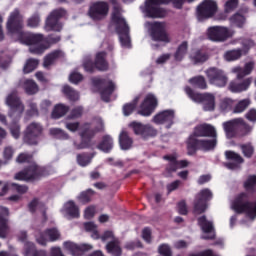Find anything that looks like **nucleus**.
<instances>
[{
	"label": "nucleus",
	"mask_w": 256,
	"mask_h": 256,
	"mask_svg": "<svg viewBox=\"0 0 256 256\" xmlns=\"http://www.w3.org/2000/svg\"><path fill=\"white\" fill-rule=\"evenodd\" d=\"M7 29L9 33H19V39L24 45H39L45 39L43 34H27L21 32L23 29V16L19 12V9H15L10 14L7 21Z\"/></svg>",
	"instance_id": "1"
},
{
	"label": "nucleus",
	"mask_w": 256,
	"mask_h": 256,
	"mask_svg": "<svg viewBox=\"0 0 256 256\" xmlns=\"http://www.w3.org/2000/svg\"><path fill=\"white\" fill-rule=\"evenodd\" d=\"M112 21L116 25V32L119 35L120 43L123 47H131V37L129 36V25L121 17V12L119 11V6H114V11L112 13Z\"/></svg>",
	"instance_id": "2"
},
{
	"label": "nucleus",
	"mask_w": 256,
	"mask_h": 256,
	"mask_svg": "<svg viewBox=\"0 0 256 256\" xmlns=\"http://www.w3.org/2000/svg\"><path fill=\"white\" fill-rule=\"evenodd\" d=\"M96 123H97L96 130L90 129L88 124L84 126V128L80 132L81 142L80 143H78L77 141L73 142L74 149H77V151H81V149H89V147H91V139L95 137V133L99 131H103V128H104L103 119L97 118Z\"/></svg>",
	"instance_id": "3"
},
{
	"label": "nucleus",
	"mask_w": 256,
	"mask_h": 256,
	"mask_svg": "<svg viewBox=\"0 0 256 256\" xmlns=\"http://www.w3.org/2000/svg\"><path fill=\"white\" fill-rule=\"evenodd\" d=\"M217 147V137L210 139H198L195 136H190L187 141L188 155H193L197 149L202 151H212Z\"/></svg>",
	"instance_id": "4"
},
{
	"label": "nucleus",
	"mask_w": 256,
	"mask_h": 256,
	"mask_svg": "<svg viewBox=\"0 0 256 256\" xmlns=\"http://www.w3.org/2000/svg\"><path fill=\"white\" fill-rule=\"evenodd\" d=\"M45 169L39 167L35 162H32L28 167L23 171H20L15 174L14 179L16 181H37L41 177H45Z\"/></svg>",
	"instance_id": "5"
},
{
	"label": "nucleus",
	"mask_w": 256,
	"mask_h": 256,
	"mask_svg": "<svg viewBox=\"0 0 256 256\" xmlns=\"http://www.w3.org/2000/svg\"><path fill=\"white\" fill-rule=\"evenodd\" d=\"M91 83L92 87H94L95 90L99 91L102 97H111V95L115 93V89H117L115 82H113V80L109 78L93 77L91 79Z\"/></svg>",
	"instance_id": "6"
},
{
	"label": "nucleus",
	"mask_w": 256,
	"mask_h": 256,
	"mask_svg": "<svg viewBox=\"0 0 256 256\" xmlns=\"http://www.w3.org/2000/svg\"><path fill=\"white\" fill-rule=\"evenodd\" d=\"M64 9H56L52 11L45 21L44 29L45 31H55L56 33H61L63 30V23H61L62 17H65Z\"/></svg>",
	"instance_id": "7"
},
{
	"label": "nucleus",
	"mask_w": 256,
	"mask_h": 256,
	"mask_svg": "<svg viewBox=\"0 0 256 256\" xmlns=\"http://www.w3.org/2000/svg\"><path fill=\"white\" fill-rule=\"evenodd\" d=\"M206 77L210 83V85H214L215 87H225L227 83H229V77H227V73L222 69L217 67H210L205 71Z\"/></svg>",
	"instance_id": "8"
},
{
	"label": "nucleus",
	"mask_w": 256,
	"mask_h": 256,
	"mask_svg": "<svg viewBox=\"0 0 256 256\" xmlns=\"http://www.w3.org/2000/svg\"><path fill=\"white\" fill-rule=\"evenodd\" d=\"M217 13V2L213 0H204L198 5L196 10L197 19L199 21H205V19H211Z\"/></svg>",
	"instance_id": "9"
},
{
	"label": "nucleus",
	"mask_w": 256,
	"mask_h": 256,
	"mask_svg": "<svg viewBox=\"0 0 256 256\" xmlns=\"http://www.w3.org/2000/svg\"><path fill=\"white\" fill-rule=\"evenodd\" d=\"M167 0H146L145 13L147 17L152 19H159L167 15V11L163 8L155 7V5H165Z\"/></svg>",
	"instance_id": "10"
},
{
	"label": "nucleus",
	"mask_w": 256,
	"mask_h": 256,
	"mask_svg": "<svg viewBox=\"0 0 256 256\" xmlns=\"http://www.w3.org/2000/svg\"><path fill=\"white\" fill-rule=\"evenodd\" d=\"M149 31L152 41H158L160 43H171V39H169V34H167V30L165 29V23H151Z\"/></svg>",
	"instance_id": "11"
},
{
	"label": "nucleus",
	"mask_w": 256,
	"mask_h": 256,
	"mask_svg": "<svg viewBox=\"0 0 256 256\" xmlns=\"http://www.w3.org/2000/svg\"><path fill=\"white\" fill-rule=\"evenodd\" d=\"M231 37L229 29L223 26H212L207 29V38L214 43H223Z\"/></svg>",
	"instance_id": "12"
},
{
	"label": "nucleus",
	"mask_w": 256,
	"mask_h": 256,
	"mask_svg": "<svg viewBox=\"0 0 256 256\" xmlns=\"http://www.w3.org/2000/svg\"><path fill=\"white\" fill-rule=\"evenodd\" d=\"M155 125H165L166 129H171L175 123V110L168 109L158 112L152 118Z\"/></svg>",
	"instance_id": "13"
},
{
	"label": "nucleus",
	"mask_w": 256,
	"mask_h": 256,
	"mask_svg": "<svg viewBox=\"0 0 256 256\" xmlns=\"http://www.w3.org/2000/svg\"><path fill=\"white\" fill-rule=\"evenodd\" d=\"M43 133V126L37 122H32L27 126L24 136V141L28 145H37L39 143V137Z\"/></svg>",
	"instance_id": "14"
},
{
	"label": "nucleus",
	"mask_w": 256,
	"mask_h": 256,
	"mask_svg": "<svg viewBox=\"0 0 256 256\" xmlns=\"http://www.w3.org/2000/svg\"><path fill=\"white\" fill-rule=\"evenodd\" d=\"M109 14V3L105 1L94 2L89 9V15L94 21H101Z\"/></svg>",
	"instance_id": "15"
},
{
	"label": "nucleus",
	"mask_w": 256,
	"mask_h": 256,
	"mask_svg": "<svg viewBox=\"0 0 256 256\" xmlns=\"http://www.w3.org/2000/svg\"><path fill=\"white\" fill-rule=\"evenodd\" d=\"M130 127L133 129L135 135H139L142 139H149V137H157V129L150 124H141V122H132Z\"/></svg>",
	"instance_id": "16"
},
{
	"label": "nucleus",
	"mask_w": 256,
	"mask_h": 256,
	"mask_svg": "<svg viewBox=\"0 0 256 256\" xmlns=\"http://www.w3.org/2000/svg\"><path fill=\"white\" fill-rule=\"evenodd\" d=\"M211 197H213V194L209 189L201 190L200 193L197 194L194 202V211L197 215L205 213V210L207 209V201H209Z\"/></svg>",
	"instance_id": "17"
},
{
	"label": "nucleus",
	"mask_w": 256,
	"mask_h": 256,
	"mask_svg": "<svg viewBox=\"0 0 256 256\" xmlns=\"http://www.w3.org/2000/svg\"><path fill=\"white\" fill-rule=\"evenodd\" d=\"M58 239H61V232H59L57 228H50L36 234L37 243L43 247H45L49 241H58Z\"/></svg>",
	"instance_id": "18"
},
{
	"label": "nucleus",
	"mask_w": 256,
	"mask_h": 256,
	"mask_svg": "<svg viewBox=\"0 0 256 256\" xmlns=\"http://www.w3.org/2000/svg\"><path fill=\"white\" fill-rule=\"evenodd\" d=\"M101 239L103 242L110 241L106 245V249L108 253H111L113 256H121V246H119V240L115 238V235L111 231H106L102 236Z\"/></svg>",
	"instance_id": "19"
},
{
	"label": "nucleus",
	"mask_w": 256,
	"mask_h": 256,
	"mask_svg": "<svg viewBox=\"0 0 256 256\" xmlns=\"http://www.w3.org/2000/svg\"><path fill=\"white\" fill-rule=\"evenodd\" d=\"M157 105H159V101L155 97H147L142 101L140 107L138 109V115H142V117H151L153 113H155V109H157Z\"/></svg>",
	"instance_id": "20"
},
{
	"label": "nucleus",
	"mask_w": 256,
	"mask_h": 256,
	"mask_svg": "<svg viewBox=\"0 0 256 256\" xmlns=\"http://www.w3.org/2000/svg\"><path fill=\"white\" fill-rule=\"evenodd\" d=\"M6 105L10 108L9 117H11V119H19L23 111H25V106H23V103H21V100L17 97L6 98Z\"/></svg>",
	"instance_id": "21"
},
{
	"label": "nucleus",
	"mask_w": 256,
	"mask_h": 256,
	"mask_svg": "<svg viewBox=\"0 0 256 256\" xmlns=\"http://www.w3.org/2000/svg\"><path fill=\"white\" fill-rule=\"evenodd\" d=\"M236 125H243L246 133H250V131L253 129V128H251V126L245 124V122H243V119H241V118H237L232 121L224 122L223 123L224 131L226 133V136L229 139H231V137H233L235 135V126Z\"/></svg>",
	"instance_id": "22"
},
{
	"label": "nucleus",
	"mask_w": 256,
	"mask_h": 256,
	"mask_svg": "<svg viewBox=\"0 0 256 256\" xmlns=\"http://www.w3.org/2000/svg\"><path fill=\"white\" fill-rule=\"evenodd\" d=\"M63 245H64V249H66V251H69V253H71V255L73 256L83 255L85 251H91V249H93V246L90 244L77 245L71 241H66L63 243Z\"/></svg>",
	"instance_id": "23"
},
{
	"label": "nucleus",
	"mask_w": 256,
	"mask_h": 256,
	"mask_svg": "<svg viewBox=\"0 0 256 256\" xmlns=\"http://www.w3.org/2000/svg\"><path fill=\"white\" fill-rule=\"evenodd\" d=\"M251 78H246L244 80H232L228 85V91L231 93H243L247 91L251 86Z\"/></svg>",
	"instance_id": "24"
},
{
	"label": "nucleus",
	"mask_w": 256,
	"mask_h": 256,
	"mask_svg": "<svg viewBox=\"0 0 256 256\" xmlns=\"http://www.w3.org/2000/svg\"><path fill=\"white\" fill-rule=\"evenodd\" d=\"M65 59V52L61 49H56L50 53H48L43 60V67L45 69H49L52 65H55L57 61Z\"/></svg>",
	"instance_id": "25"
},
{
	"label": "nucleus",
	"mask_w": 256,
	"mask_h": 256,
	"mask_svg": "<svg viewBox=\"0 0 256 256\" xmlns=\"http://www.w3.org/2000/svg\"><path fill=\"white\" fill-rule=\"evenodd\" d=\"M192 137H217V130L210 124H202L195 128L194 135Z\"/></svg>",
	"instance_id": "26"
},
{
	"label": "nucleus",
	"mask_w": 256,
	"mask_h": 256,
	"mask_svg": "<svg viewBox=\"0 0 256 256\" xmlns=\"http://www.w3.org/2000/svg\"><path fill=\"white\" fill-rule=\"evenodd\" d=\"M9 216V209L0 206V239H7L9 235V225L7 224V218Z\"/></svg>",
	"instance_id": "27"
},
{
	"label": "nucleus",
	"mask_w": 256,
	"mask_h": 256,
	"mask_svg": "<svg viewBox=\"0 0 256 256\" xmlns=\"http://www.w3.org/2000/svg\"><path fill=\"white\" fill-rule=\"evenodd\" d=\"M198 225H200L204 234L202 239H215V232L213 231V223L207 221L205 216L198 218Z\"/></svg>",
	"instance_id": "28"
},
{
	"label": "nucleus",
	"mask_w": 256,
	"mask_h": 256,
	"mask_svg": "<svg viewBox=\"0 0 256 256\" xmlns=\"http://www.w3.org/2000/svg\"><path fill=\"white\" fill-rule=\"evenodd\" d=\"M166 161H169L168 169L169 171H176L177 169H183L189 165L187 160H177V156L175 155H167L164 156Z\"/></svg>",
	"instance_id": "29"
},
{
	"label": "nucleus",
	"mask_w": 256,
	"mask_h": 256,
	"mask_svg": "<svg viewBox=\"0 0 256 256\" xmlns=\"http://www.w3.org/2000/svg\"><path fill=\"white\" fill-rule=\"evenodd\" d=\"M94 65L98 71H107L109 62H107V52H98L95 56Z\"/></svg>",
	"instance_id": "30"
},
{
	"label": "nucleus",
	"mask_w": 256,
	"mask_h": 256,
	"mask_svg": "<svg viewBox=\"0 0 256 256\" xmlns=\"http://www.w3.org/2000/svg\"><path fill=\"white\" fill-rule=\"evenodd\" d=\"M190 61L194 65H203V63L209 61V54L205 50L197 49L190 55Z\"/></svg>",
	"instance_id": "31"
},
{
	"label": "nucleus",
	"mask_w": 256,
	"mask_h": 256,
	"mask_svg": "<svg viewBox=\"0 0 256 256\" xmlns=\"http://www.w3.org/2000/svg\"><path fill=\"white\" fill-rule=\"evenodd\" d=\"M225 156L230 161H234V162L225 164L227 169H232V170L237 169L239 167V165H241V163H243V158L241 157V155H239L233 151H227L225 153Z\"/></svg>",
	"instance_id": "32"
},
{
	"label": "nucleus",
	"mask_w": 256,
	"mask_h": 256,
	"mask_svg": "<svg viewBox=\"0 0 256 256\" xmlns=\"http://www.w3.org/2000/svg\"><path fill=\"white\" fill-rule=\"evenodd\" d=\"M192 101L200 103L204 111H214L215 109V98L213 97H192Z\"/></svg>",
	"instance_id": "33"
},
{
	"label": "nucleus",
	"mask_w": 256,
	"mask_h": 256,
	"mask_svg": "<svg viewBox=\"0 0 256 256\" xmlns=\"http://www.w3.org/2000/svg\"><path fill=\"white\" fill-rule=\"evenodd\" d=\"M62 213H64L66 217H72L73 219H75L79 217V207L75 205V202L70 200L64 204Z\"/></svg>",
	"instance_id": "34"
},
{
	"label": "nucleus",
	"mask_w": 256,
	"mask_h": 256,
	"mask_svg": "<svg viewBox=\"0 0 256 256\" xmlns=\"http://www.w3.org/2000/svg\"><path fill=\"white\" fill-rule=\"evenodd\" d=\"M28 209L30 213H37V211L41 212L44 219H47V216H45V211H47V208L45 207V203L39 201V199L34 198L32 201L28 203Z\"/></svg>",
	"instance_id": "35"
},
{
	"label": "nucleus",
	"mask_w": 256,
	"mask_h": 256,
	"mask_svg": "<svg viewBox=\"0 0 256 256\" xmlns=\"http://www.w3.org/2000/svg\"><path fill=\"white\" fill-rule=\"evenodd\" d=\"M97 149L103 153H111L113 150V138L109 135L102 137V140L97 145Z\"/></svg>",
	"instance_id": "36"
},
{
	"label": "nucleus",
	"mask_w": 256,
	"mask_h": 256,
	"mask_svg": "<svg viewBox=\"0 0 256 256\" xmlns=\"http://www.w3.org/2000/svg\"><path fill=\"white\" fill-rule=\"evenodd\" d=\"M9 188H12L14 191H17V193H21V194L28 191V188L25 185H19L17 183L7 182L2 186V193H0V197H3V195H5V193H7V191H9Z\"/></svg>",
	"instance_id": "37"
},
{
	"label": "nucleus",
	"mask_w": 256,
	"mask_h": 256,
	"mask_svg": "<svg viewBox=\"0 0 256 256\" xmlns=\"http://www.w3.org/2000/svg\"><path fill=\"white\" fill-rule=\"evenodd\" d=\"M25 256H48L47 251L44 250H37L35 248V244L33 242H26L25 243Z\"/></svg>",
	"instance_id": "38"
},
{
	"label": "nucleus",
	"mask_w": 256,
	"mask_h": 256,
	"mask_svg": "<svg viewBox=\"0 0 256 256\" xmlns=\"http://www.w3.org/2000/svg\"><path fill=\"white\" fill-rule=\"evenodd\" d=\"M187 51H189V43L187 41H183L176 49L174 53L175 61L181 62L185 59V55H187Z\"/></svg>",
	"instance_id": "39"
},
{
	"label": "nucleus",
	"mask_w": 256,
	"mask_h": 256,
	"mask_svg": "<svg viewBox=\"0 0 256 256\" xmlns=\"http://www.w3.org/2000/svg\"><path fill=\"white\" fill-rule=\"evenodd\" d=\"M119 143H120L121 149H123L124 151H127V149H131V146L133 145V139L129 137V134L127 133V131L122 130L119 135Z\"/></svg>",
	"instance_id": "40"
},
{
	"label": "nucleus",
	"mask_w": 256,
	"mask_h": 256,
	"mask_svg": "<svg viewBox=\"0 0 256 256\" xmlns=\"http://www.w3.org/2000/svg\"><path fill=\"white\" fill-rule=\"evenodd\" d=\"M229 21L232 27H238V29H243V27H245L247 19L242 14L236 13L230 17Z\"/></svg>",
	"instance_id": "41"
},
{
	"label": "nucleus",
	"mask_w": 256,
	"mask_h": 256,
	"mask_svg": "<svg viewBox=\"0 0 256 256\" xmlns=\"http://www.w3.org/2000/svg\"><path fill=\"white\" fill-rule=\"evenodd\" d=\"M188 83L197 89H207V80L201 75L190 78Z\"/></svg>",
	"instance_id": "42"
},
{
	"label": "nucleus",
	"mask_w": 256,
	"mask_h": 256,
	"mask_svg": "<svg viewBox=\"0 0 256 256\" xmlns=\"http://www.w3.org/2000/svg\"><path fill=\"white\" fill-rule=\"evenodd\" d=\"M23 87H24V91H26L27 95H35V93L39 92V86L33 80H29V79L25 80Z\"/></svg>",
	"instance_id": "43"
},
{
	"label": "nucleus",
	"mask_w": 256,
	"mask_h": 256,
	"mask_svg": "<svg viewBox=\"0 0 256 256\" xmlns=\"http://www.w3.org/2000/svg\"><path fill=\"white\" fill-rule=\"evenodd\" d=\"M94 193H95V190L88 189L86 191L81 192L77 196V199H78L79 203H82V205H85L87 203H91V197H93Z\"/></svg>",
	"instance_id": "44"
},
{
	"label": "nucleus",
	"mask_w": 256,
	"mask_h": 256,
	"mask_svg": "<svg viewBox=\"0 0 256 256\" xmlns=\"http://www.w3.org/2000/svg\"><path fill=\"white\" fill-rule=\"evenodd\" d=\"M69 111V108L63 104H58L55 106L52 117L53 119H61V117H64V115H67V112Z\"/></svg>",
	"instance_id": "45"
},
{
	"label": "nucleus",
	"mask_w": 256,
	"mask_h": 256,
	"mask_svg": "<svg viewBox=\"0 0 256 256\" xmlns=\"http://www.w3.org/2000/svg\"><path fill=\"white\" fill-rule=\"evenodd\" d=\"M242 56L243 50L236 49L225 52L224 59H226V61H237V59H241Z\"/></svg>",
	"instance_id": "46"
},
{
	"label": "nucleus",
	"mask_w": 256,
	"mask_h": 256,
	"mask_svg": "<svg viewBox=\"0 0 256 256\" xmlns=\"http://www.w3.org/2000/svg\"><path fill=\"white\" fill-rule=\"evenodd\" d=\"M249 105H251V100H249L248 98L240 100L238 103L235 104L233 108V113H243L249 108Z\"/></svg>",
	"instance_id": "47"
},
{
	"label": "nucleus",
	"mask_w": 256,
	"mask_h": 256,
	"mask_svg": "<svg viewBox=\"0 0 256 256\" xmlns=\"http://www.w3.org/2000/svg\"><path fill=\"white\" fill-rule=\"evenodd\" d=\"M26 23L27 27H30V29H37V27L41 25V15H39V13H34L27 19Z\"/></svg>",
	"instance_id": "48"
},
{
	"label": "nucleus",
	"mask_w": 256,
	"mask_h": 256,
	"mask_svg": "<svg viewBox=\"0 0 256 256\" xmlns=\"http://www.w3.org/2000/svg\"><path fill=\"white\" fill-rule=\"evenodd\" d=\"M39 67V61L35 58H29L23 68L24 73H33Z\"/></svg>",
	"instance_id": "49"
},
{
	"label": "nucleus",
	"mask_w": 256,
	"mask_h": 256,
	"mask_svg": "<svg viewBox=\"0 0 256 256\" xmlns=\"http://www.w3.org/2000/svg\"><path fill=\"white\" fill-rule=\"evenodd\" d=\"M138 101L139 98H135L132 103H128L123 106V114L125 117H129V115L135 111V107L137 106Z\"/></svg>",
	"instance_id": "50"
},
{
	"label": "nucleus",
	"mask_w": 256,
	"mask_h": 256,
	"mask_svg": "<svg viewBox=\"0 0 256 256\" xmlns=\"http://www.w3.org/2000/svg\"><path fill=\"white\" fill-rule=\"evenodd\" d=\"M76 161L80 167H87L91 163V157L87 154H77Z\"/></svg>",
	"instance_id": "51"
},
{
	"label": "nucleus",
	"mask_w": 256,
	"mask_h": 256,
	"mask_svg": "<svg viewBox=\"0 0 256 256\" xmlns=\"http://www.w3.org/2000/svg\"><path fill=\"white\" fill-rule=\"evenodd\" d=\"M49 132L56 139H69V135L59 128H51Z\"/></svg>",
	"instance_id": "52"
},
{
	"label": "nucleus",
	"mask_w": 256,
	"mask_h": 256,
	"mask_svg": "<svg viewBox=\"0 0 256 256\" xmlns=\"http://www.w3.org/2000/svg\"><path fill=\"white\" fill-rule=\"evenodd\" d=\"M235 105V101L231 98H222L220 100V109L222 111H228V109H231Z\"/></svg>",
	"instance_id": "53"
},
{
	"label": "nucleus",
	"mask_w": 256,
	"mask_h": 256,
	"mask_svg": "<svg viewBox=\"0 0 256 256\" xmlns=\"http://www.w3.org/2000/svg\"><path fill=\"white\" fill-rule=\"evenodd\" d=\"M46 49L47 47H45V45L36 44V45L30 46L29 51L32 53V55H43Z\"/></svg>",
	"instance_id": "54"
},
{
	"label": "nucleus",
	"mask_w": 256,
	"mask_h": 256,
	"mask_svg": "<svg viewBox=\"0 0 256 256\" xmlns=\"http://www.w3.org/2000/svg\"><path fill=\"white\" fill-rule=\"evenodd\" d=\"M246 191H255L256 189V176H250L244 183Z\"/></svg>",
	"instance_id": "55"
},
{
	"label": "nucleus",
	"mask_w": 256,
	"mask_h": 256,
	"mask_svg": "<svg viewBox=\"0 0 256 256\" xmlns=\"http://www.w3.org/2000/svg\"><path fill=\"white\" fill-rule=\"evenodd\" d=\"M239 5V0H228L224 5V9L226 13H231V11H235Z\"/></svg>",
	"instance_id": "56"
},
{
	"label": "nucleus",
	"mask_w": 256,
	"mask_h": 256,
	"mask_svg": "<svg viewBox=\"0 0 256 256\" xmlns=\"http://www.w3.org/2000/svg\"><path fill=\"white\" fill-rule=\"evenodd\" d=\"M59 41H61V36L57 34H50L44 38V43H47V45H57Z\"/></svg>",
	"instance_id": "57"
},
{
	"label": "nucleus",
	"mask_w": 256,
	"mask_h": 256,
	"mask_svg": "<svg viewBox=\"0 0 256 256\" xmlns=\"http://www.w3.org/2000/svg\"><path fill=\"white\" fill-rule=\"evenodd\" d=\"M184 91L188 97H213V94H196L190 86H185Z\"/></svg>",
	"instance_id": "58"
},
{
	"label": "nucleus",
	"mask_w": 256,
	"mask_h": 256,
	"mask_svg": "<svg viewBox=\"0 0 256 256\" xmlns=\"http://www.w3.org/2000/svg\"><path fill=\"white\" fill-rule=\"evenodd\" d=\"M62 91L66 97H79V92H77L75 89H73V87L69 85H65Z\"/></svg>",
	"instance_id": "59"
},
{
	"label": "nucleus",
	"mask_w": 256,
	"mask_h": 256,
	"mask_svg": "<svg viewBox=\"0 0 256 256\" xmlns=\"http://www.w3.org/2000/svg\"><path fill=\"white\" fill-rule=\"evenodd\" d=\"M10 133H11L12 137H14V139H19V137L21 136V128H20L19 124L12 123L10 125Z\"/></svg>",
	"instance_id": "60"
},
{
	"label": "nucleus",
	"mask_w": 256,
	"mask_h": 256,
	"mask_svg": "<svg viewBox=\"0 0 256 256\" xmlns=\"http://www.w3.org/2000/svg\"><path fill=\"white\" fill-rule=\"evenodd\" d=\"M70 83H74L77 85V83H81L83 81V75L79 72H72L69 76Z\"/></svg>",
	"instance_id": "61"
},
{
	"label": "nucleus",
	"mask_w": 256,
	"mask_h": 256,
	"mask_svg": "<svg viewBox=\"0 0 256 256\" xmlns=\"http://www.w3.org/2000/svg\"><path fill=\"white\" fill-rule=\"evenodd\" d=\"M233 73H236V80L243 81V78L247 77V73L241 67H235L232 69Z\"/></svg>",
	"instance_id": "62"
},
{
	"label": "nucleus",
	"mask_w": 256,
	"mask_h": 256,
	"mask_svg": "<svg viewBox=\"0 0 256 256\" xmlns=\"http://www.w3.org/2000/svg\"><path fill=\"white\" fill-rule=\"evenodd\" d=\"M158 251L160 255L163 256H173V252L171 251V247L167 244H162L159 246Z\"/></svg>",
	"instance_id": "63"
},
{
	"label": "nucleus",
	"mask_w": 256,
	"mask_h": 256,
	"mask_svg": "<svg viewBox=\"0 0 256 256\" xmlns=\"http://www.w3.org/2000/svg\"><path fill=\"white\" fill-rule=\"evenodd\" d=\"M84 217L85 219H93L95 217V206H88L84 210Z\"/></svg>",
	"instance_id": "64"
}]
</instances>
